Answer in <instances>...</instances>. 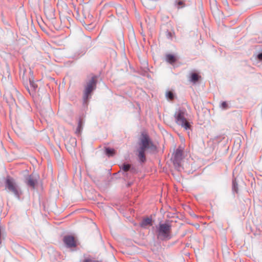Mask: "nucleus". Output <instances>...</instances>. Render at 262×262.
<instances>
[{
  "label": "nucleus",
  "instance_id": "obj_17",
  "mask_svg": "<svg viewBox=\"0 0 262 262\" xmlns=\"http://www.w3.org/2000/svg\"><path fill=\"white\" fill-rule=\"evenodd\" d=\"M30 84L31 86L34 89L37 88V84L33 80H30Z\"/></svg>",
  "mask_w": 262,
  "mask_h": 262
},
{
  "label": "nucleus",
  "instance_id": "obj_20",
  "mask_svg": "<svg viewBox=\"0 0 262 262\" xmlns=\"http://www.w3.org/2000/svg\"><path fill=\"white\" fill-rule=\"evenodd\" d=\"M257 59L259 60H262V53H259L257 55Z\"/></svg>",
  "mask_w": 262,
  "mask_h": 262
},
{
  "label": "nucleus",
  "instance_id": "obj_12",
  "mask_svg": "<svg viewBox=\"0 0 262 262\" xmlns=\"http://www.w3.org/2000/svg\"><path fill=\"white\" fill-rule=\"evenodd\" d=\"M27 184L28 185L34 188L35 186V181L30 177L28 180Z\"/></svg>",
  "mask_w": 262,
  "mask_h": 262
},
{
  "label": "nucleus",
  "instance_id": "obj_7",
  "mask_svg": "<svg viewBox=\"0 0 262 262\" xmlns=\"http://www.w3.org/2000/svg\"><path fill=\"white\" fill-rule=\"evenodd\" d=\"M201 76L196 73H192L190 74L189 80L190 82L195 83L200 78Z\"/></svg>",
  "mask_w": 262,
  "mask_h": 262
},
{
  "label": "nucleus",
  "instance_id": "obj_18",
  "mask_svg": "<svg viewBox=\"0 0 262 262\" xmlns=\"http://www.w3.org/2000/svg\"><path fill=\"white\" fill-rule=\"evenodd\" d=\"M221 106L223 108H227L228 107V104H227V103L226 102H223L222 103H221Z\"/></svg>",
  "mask_w": 262,
  "mask_h": 262
},
{
  "label": "nucleus",
  "instance_id": "obj_6",
  "mask_svg": "<svg viewBox=\"0 0 262 262\" xmlns=\"http://www.w3.org/2000/svg\"><path fill=\"white\" fill-rule=\"evenodd\" d=\"M63 242L69 247H74L76 246L74 237L72 236H66L63 238Z\"/></svg>",
  "mask_w": 262,
  "mask_h": 262
},
{
  "label": "nucleus",
  "instance_id": "obj_22",
  "mask_svg": "<svg viewBox=\"0 0 262 262\" xmlns=\"http://www.w3.org/2000/svg\"><path fill=\"white\" fill-rule=\"evenodd\" d=\"M80 124H79L78 125V128H80Z\"/></svg>",
  "mask_w": 262,
  "mask_h": 262
},
{
  "label": "nucleus",
  "instance_id": "obj_2",
  "mask_svg": "<svg viewBox=\"0 0 262 262\" xmlns=\"http://www.w3.org/2000/svg\"><path fill=\"white\" fill-rule=\"evenodd\" d=\"M97 79L96 76H93L91 79L86 82L83 91V99L84 103L88 102V99L91 98V93L96 89Z\"/></svg>",
  "mask_w": 262,
  "mask_h": 262
},
{
  "label": "nucleus",
  "instance_id": "obj_10",
  "mask_svg": "<svg viewBox=\"0 0 262 262\" xmlns=\"http://www.w3.org/2000/svg\"><path fill=\"white\" fill-rule=\"evenodd\" d=\"M166 61L170 63H174L176 61V57L171 54H168L166 56Z\"/></svg>",
  "mask_w": 262,
  "mask_h": 262
},
{
  "label": "nucleus",
  "instance_id": "obj_9",
  "mask_svg": "<svg viewBox=\"0 0 262 262\" xmlns=\"http://www.w3.org/2000/svg\"><path fill=\"white\" fill-rule=\"evenodd\" d=\"M151 225V219L150 218L144 219L140 224L141 226L143 228H146L148 226H150Z\"/></svg>",
  "mask_w": 262,
  "mask_h": 262
},
{
  "label": "nucleus",
  "instance_id": "obj_16",
  "mask_svg": "<svg viewBox=\"0 0 262 262\" xmlns=\"http://www.w3.org/2000/svg\"><path fill=\"white\" fill-rule=\"evenodd\" d=\"M233 189L236 192H237V184L235 182V181L233 182Z\"/></svg>",
  "mask_w": 262,
  "mask_h": 262
},
{
  "label": "nucleus",
  "instance_id": "obj_4",
  "mask_svg": "<svg viewBox=\"0 0 262 262\" xmlns=\"http://www.w3.org/2000/svg\"><path fill=\"white\" fill-rule=\"evenodd\" d=\"M171 226L167 224H161L158 230V237L162 240L170 238Z\"/></svg>",
  "mask_w": 262,
  "mask_h": 262
},
{
  "label": "nucleus",
  "instance_id": "obj_15",
  "mask_svg": "<svg viewBox=\"0 0 262 262\" xmlns=\"http://www.w3.org/2000/svg\"><path fill=\"white\" fill-rule=\"evenodd\" d=\"M166 97L170 100H172L174 98L173 93L171 91H168L166 93Z\"/></svg>",
  "mask_w": 262,
  "mask_h": 262
},
{
  "label": "nucleus",
  "instance_id": "obj_3",
  "mask_svg": "<svg viewBox=\"0 0 262 262\" xmlns=\"http://www.w3.org/2000/svg\"><path fill=\"white\" fill-rule=\"evenodd\" d=\"M186 112L185 110H179L174 114V118L177 124L181 125L185 129L190 128V123L186 118Z\"/></svg>",
  "mask_w": 262,
  "mask_h": 262
},
{
  "label": "nucleus",
  "instance_id": "obj_13",
  "mask_svg": "<svg viewBox=\"0 0 262 262\" xmlns=\"http://www.w3.org/2000/svg\"><path fill=\"white\" fill-rule=\"evenodd\" d=\"M176 4L177 5L178 8H183L185 6L184 3L182 1H179L178 2H176Z\"/></svg>",
  "mask_w": 262,
  "mask_h": 262
},
{
  "label": "nucleus",
  "instance_id": "obj_14",
  "mask_svg": "<svg viewBox=\"0 0 262 262\" xmlns=\"http://www.w3.org/2000/svg\"><path fill=\"white\" fill-rule=\"evenodd\" d=\"M130 167V165L129 164H123L121 167V168L124 171H127L129 170Z\"/></svg>",
  "mask_w": 262,
  "mask_h": 262
},
{
  "label": "nucleus",
  "instance_id": "obj_23",
  "mask_svg": "<svg viewBox=\"0 0 262 262\" xmlns=\"http://www.w3.org/2000/svg\"><path fill=\"white\" fill-rule=\"evenodd\" d=\"M72 140H73V141H75V139H73Z\"/></svg>",
  "mask_w": 262,
  "mask_h": 262
},
{
  "label": "nucleus",
  "instance_id": "obj_19",
  "mask_svg": "<svg viewBox=\"0 0 262 262\" xmlns=\"http://www.w3.org/2000/svg\"><path fill=\"white\" fill-rule=\"evenodd\" d=\"M166 35L167 37L171 38L172 37V33L170 32H166Z\"/></svg>",
  "mask_w": 262,
  "mask_h": 262
},
{
  "label": "nucleus",
  "instance_id": "obj_8",
  "mask_svg": "<svg viewBox=\"0 0 262 262\" xmlns=\"http://www.w3.org/2000/svg\"><path fill=\"white\" fill-rule=\"evenodd\" d=\"M183 153V149L181 148L180 147L177 149L174 152V159L176 160H180L182 159V156Z\"/></svg>",
  "mask_w": 262,
  "mask_h": 262
},
{
  "label": "nucleus",
  "instance_id": "obj_11",
  "mask_svg": "<svg viewBox=\"0 0 262 262\" xmlns=\"http://www.w3.org/2000/svg\"><path fill=\"white\" fill-rule=\"evenodd\" d=\"M105 152H106V154L108 156H113L114 155H115V153H116L115 149L110 148H106L105 149Z\"/></svg>",
  "mask_w": 262,
  "mask_h": 262
},
{
  "label": "nucleus",
  "instance_id": "obj_5",
  "mask_svg": "<svg viewBox=\"0 0 262 262\" xmlns=\"http://www.w3.org/2000/svg\"><path fill=\"white\" fill-rule=\"evenodd\" d=\"M6 187L10 191L13 193L15 195H19L18 187L14 180L12 178L10 177H8L7 178L6 181Z\"/></svg>",
  "mask_w": 262,
  "mask_h": 262
},
{
  "label": "nucleus",
  "instance_id": "obj_21",
  "mask_svg": "<svg viewBox=\"0 0 262 262\" xmlns=\"http://www.w3.org/2000/svg\"><path fill=\"white\" fill-rule=\"evenodd\" d=\"M83 262H97V261L93 260L91 259H85Z\"/></svg>",
  "mask_w": 262,
  "mask_h": 262
},
{
  "label": "nucleus",
  "instance_id": "obj_1",
  "mask_svg": "<svg viewBox=\"0 0 262 262\" xmlns=\"http://www.w3.org/2000/svg\"><path fill=\"white\" fill-rule=\"evenodd\" d=\"M139 148L138 150V157L141 162H144L146 160L145 151L147 149L155 150L156 147L153 144L149 137L146 134H142L139 144Z\"/></svg>",
  "mask_w": 262,
  "mask_h": 262
}]
</instances>
